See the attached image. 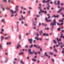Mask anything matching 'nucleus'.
I'll list each match as a JSON object with an SVG mask.
<instances>
[{
    "mask_svg": "<svg viewBox=\"0 0 64 64\" xmlns=\"http://www.w3.org/2000/svg\"><path fill=\"white\" fill-rule=\"evenodd\" d=\"M53 23H51L50 24V26H52V25H56V23H57V22L56 21V20L55 19H54L53 20Z\"/></svg>",
    "mask_w": 64,
    "mask_h": 64,
    "instance_id": "obj_1",
    "label": "nucleus"
},
{
    "mask_svg": "<svg viewBox=\"0 0 64 64\" xmlns=\"http://www.w3.org/2000/svg\"><path fill=\"white\" fill-rule=\"evenodd\" d=\"M28 52H29L30 54H34L35 53V51H33V52H31V49H29L28 50Z\"/></svg>",
    "mask_w": 64,
    "mask_h": 64,
    "instance_id": "obj_2",
    "label": "nucleus"
},
{
    "mask_svg": "<svg viewBox=\"0 0 64 64\" xmlns=\"http://www.w3.org/2000/svg\"><path fill=\"white\" fill-rule=\"evenodd\" d=\"M63 9V7H62L60 9L59 11H57V12L58 13H60L61 15H63V13H62V12H61V11H62V10Z\"/></svg>",
    "mask_w": 64,
    "mask_h": 64,
    "instance_id": "obj_3",
    "label": "nucleus"
},
{
    "mask_svg": "<svg viewBox=\"0 0 64 64\" xmlns=\"http://www.w3.org/2000/svg\"><path fill=\"white\" fill-rule=\"evenodd\" d=\"M56 39L57 41V42H58V45H60V42H59V41H61V39H58V38H56Z\"/></svg>",
    "mask_w": 64,
    "mask_h": 64,
    "instance_id": "obj_4",
    "label": "nucleus"
},
{
    "mask_svg": "<svg viewBox=\"0 0 64 64\" xmlns=\"http://www.w3.org/2000/svg\"><path fill=\"white\" fill-rule=\"evenodd\" d=\"M28 40V41H29L30 44H32V42L33 41V40L32 38H30V39L29 38Z\"/></svg>",
    "mask_w": 64,
    "mask_h": 64,
    "instance_id": "obj_5",
    "label": "nucleus"
},
{
    "mask_svg": "<svg viewBox=\"0 0 64 64\" xmlns=\"http://www.w3.org/2000/svg\"><path fill=\"white\" fill-rule=\"evenodd\" d=\"M20 42H19L18 43V45L17 46V47L16 48L17 49H18L19 48V47H21V45H20Z\"/></svg>",
    "mask_w": 64,
    "mask_h": 64,
    "instance_id": "obj_6",
    "label": "nucleus"
},
{
    "mask_svg": "<svg viewBox=\"0 0 64 64\" xmlns=\"http://www.w3.org/2000/svg\"><path fill=\"white\" fill-rule=\"evenodd\" d=\"M40 11H41V12L43 13V12H44L45 14H47V11H44V10H40Z\"/></svg>",
    "mask_w": 64,
    "mask_h": 64,
    "instance_id": "obj_7",
    "label": "nucleus"
},
{
    "mask_svg": "<svg viewBox=\"0 0 64 64\" xmlns=\"http://www.w3.org/2000/svg\"><path fill=\"white\" fill-rule=\"evenodd\" d=\"M45 20H46V21L47 22H50L51 20H48L47 18H45Z\"/></svg>",
    "mask_w": 64,
    "mask_h": 64,
    "instance_id": "obj_8",
    "label": "nucleus"
},
{
    "mask_svg": "<svg viewBox=\"0 0 64 64\" xmlns=\"http://www.w3.org/2000/svg\"><path fill=\"white\" fill-rule=\"evenodd\" d=\"M18 23H19L18 22H17V30L16 31L17 32H18V31H19V28H18Z\"/></svg>",
    "mask_w": 64,
    "mask_h": 64,
    "instance_id": "obj_9",
    "label": "nucleus"
},
{
    "mask_svg": "<svg viewBox=\"0 0 64 64\" xmlns=\"http://www.w3.org/2000/svg\"><path fill=\"white\" fill-rule=\"evenodd\" d=\"M53 16L54 17V18H58V17H59V16L57 15L56 16L54 14L53 15Z\"/></svg>",
    "mask_w": 64,
    "mask_h": 64,
    "instance_id": "obj_10",
    "label": "nucleus"
},
{
    "mask_svg": "<svg viewBox=\"0 0 64 64\" xmlns=\"http://www.w3.org/2000/svg\"><path fill=\"white\" fill-rule=\"evenodd\" d=\"M43 35L44 36H48L49 34H46L45 33H44L43 34Z\"/></svg>",
    "mask_w": 64,
    "mask_h": 64,
    "instance_id": "obj_11",
    "label": "nucleus"
},
{
    "mask_svg": "<svg viewBox=\"0 0 64 64\" xmlns=\"http://www.w3.org/2000/svg\"><path fill=\"white\" fill-rule=\"evenodd\" d=\"M21 17L22 19V20H25V17H23V15H22Z\"/></svg>",
    "mask_w": 64,
    "mask_h": 64,
    "instance_id": "obj_12",
    "label": "nucleus"
},
{
    "mask_svg": "<svg viewBox=\"0 0 64 64\" xmlns=\"http://www.w3.org/2000/svg\"><path fill=\"white\" fill-rule=\"evenodd\" d=\"M1 38L2 39L0 41H1V42H2V41L3 40V39H4V38H5L3 36H1Z\"/></svg>",
    "mask_w": 64,
    "mask_h": 64,
    "instance_id": "obj_13",
    "label": "nucleus"
},
{
    "mask_svg": "<svg viewBox=\"0 0 64 64\" xmlns=\"http://www.w3.org/2000/svg\"><path fill=\"white\" fill-rule=\"evenodd\" d=\"M44 54L45 55H44V56H48V55L47 54V52H46L44 53Z\"/></svg>",
    "mask_w": 64,
    "mask_h": 64,
    "instance_id": "obj_14",
    "label": "nucleus"
},
{
    "mask_svg": "<svg viewBox=\"0 0 64 64\" xmlns=\"http://www.w3.org/2000/svg\"><path fill=\"white\" fill-rule=\"evenodd\" d=\"M34 47H36V48H37V47L38 46V45H36V44H34Z\"/></svg>",
    "mask_w": 64,
    "mask_h": 64,
    "instance_id": "obj_15",
    "label": "nucleus"
},
{
    "mask_svg": "<svg viewBox=\"0 0 64 64\" xmlns=\"http://www.w3.org/2000/svg\"><path fill=\"white\" fill-rule=\"evenodd\" d=\"M6 44L7 45H10V44H11V42H7L6 43Z\"/></svg>",
    "mask_w": 64,
    "mask_h": 64,
    "instance_id": "obj_16",
    "label": "nucleus"
},
{
    "mask_svg": "<svg viewBox=\"0 0 64 64\" xmlns=\"http://www.w3.org/2000/svg\"><path fill=\"white\" fill-rule=\"evenodd\" d=\"M53 42H54V44H56V43H57V42H56V41H55V40H52Z\"/></svg>",
    "mask_w": 64,
    "mask_h": 64,
    "instance_id": "obj_17",
    "label": "nucleus"
},
{
    "mask_svg": "<svg viewBox=\"0 0 64 64\" xmlns=\"http://www.w3.org/2000/svg\"><path fill=\"white\" fill-rule=\"evenodd\" d=\"M0 48H1V49H3V46L1 44H0Z\"/></svg>",
    "mask_w": 64,
    "mask_h": 64,
    "instance_id": "obj_18",
    "label": "nucleus"
},
{
    "mask_svg": "<svg viewBox=\"0 0 64 64\" xmlns=\"http://www.w3.org/2000/svg\"><path fill=\"white\" fill-rule=\"evenodd\" d=\"M30 33H31V31H29V33H27L26 34V35H29V34H30Z\"/></svg>",
    "mask_w": 64,
    "mask_h": 64,
    "instance_id": "obj_19",
    "label": "nucleus"
},
{
    "mask_svg": "<svg viewBox=\"0 0 64 64\" xmlns=\"http://www.w3.org/2000/svg\"><path fill=\"white\" fill-rule=\"evenodd\" d=\"M32 47H33V44H31L30 46H29V47L30 48H32Z\"/></svg>",
    "mask_w": 64,
    "mask_h": 64,
    "instance_id": "obj_20",
    "label": "nucleus"
},
{
    "mask_svg": "<svg viewBox=\"0 0 64 64\" xmlns=\"http://www.w3.org/2000/svg\"><path fill=\"white\" fill-rule=\"evenodd\" d=\"M59 22H63V20H59Z\"/></svg>",
    "mask_w": 64,
    "mask_h": 64,
    "instance_id": "obj_21",
    "label": "nucleus"
},
{
    "mask_svg": "<svg viewBox=\"0 0 64 64\" xmlns=\"http://www.w3.org/2000/svg\"><path fill=\"white\" fill-rule=\"evenodd\" d=\"M57 4L58 5H60V1H58Z\"/></svg>",
    "mask_w": 64,
    "mask_h": 64,
    "instance_id": "obj_22",
    "label": "nucleus"
},
{
    "mask_svg": "<svg viewBox=\"0 0 64 64\" xmlns=\"http://www.w3.org/2000/svg\"><path fill=\"white\" fill-rule=\"evenodd\" d=\"M61 36H60V38H61L62 37H63V34H61Z\"/></svg>",
    "mask_w": 64,
    "mask_h": 64,
    "instance_id": "obj_23",
    "label": "nucleus"
},
{
    "mask_svg": "<svg viewBox=\"0 0 64 64\" xmlns=\"http://www.w3.org/2000/svg\"><path fill=\"white\" fill-rule=\"evenodd\" d=\"M49 54L50 55H53V53L50 52L49 53Z\"/></svg>",
    "mask_w": 64,
    "mask_h": 64,
    "instance_id": "obj_24",
    "label": "nucleus"
},
{
    "mask_svg": "<svg viewBox=\"0 0 64 64\" xmlns=\"http://www.w3.org/2000/svg\"><path fill=\"white\" fill-rule=\"evenodd\" d=\"M44 29L45 30H49V28H47L45 27L44 28Z\"/></svg>",
    "mask_w": 64,
    "mask_h": 64,
    "instance_id": "obj_25",
    "label": "nucleus"
},
{
    "mask_svg": "<svg viewBox=\"0 0 64 64\" xmlns=\"http://www.w3.org/2000/svg\"><path fill=\"white\" fill-rule=\"evenodd\" d=\"M23 54V52H22L21 53H19V55H22V54Z\"/></svg>",
    "mask_w": 64,
    "mask_h": 64,
    "instance_id": "obj_26",
    "label": "nucleus"
},
{
    "mask_svg": "<svg viewBox=\"0 0 64 64\" xmlns=\"http://www.w3.org/2000/svg\"><path fill=\"white\" fill-rule=\"evenodd\" d=\"M20 62L21 63H22V64H24V63L23 61H21Z\"/></svg>",
    "mask_w": 64,
    "mask_h": 64,
    "instance_id": "obj_27",
    "label": "nucleus"
},
{
    "mask_svg": "<svg viewBox=\"0 0 64 64\" xmlns=\"http://www.w3.org/2000/svg\"><path fill=\"white\" fill-rule=\"evenodd\" d=\"M19 38L20 39H21V36L20 35H19Z\"/></svg>",
    "mask_w": 64,
    "mask_h": 64,
    "instance_id": "obj_28",
    "label": "nucleus"
},
{
    "mask_svg": "<svg viewBox=\"0 0 64 64\" xmlns=\"http://www.w3.org/2000/svg\"><path fill=\"white\" fill-rule=\"evenodd\" d=\"M49 1H50V0H48L45 2H46V3H48V2H49Z\"/></svg>",
    "mask_w": 64,
    "mask_h": 64,
    "instance_id": "obj_29",
    "label": "nucleus"
},
{
    "mask_svg": "<svg viewBox=\"0 0 64 64\" xmlns=\"http://www.w3.org/2000/svg\"><path fill=\"white\" fill-rule=\"evenodd\" d=\"M32 61H34V62H35L36 61V60L34 59H32Z\"/></svg>",
    "mask_w": 64,
    "mask_h": 64,
    "instance_id": "obj_30",
    "label": "nucleus"
},
{
    "mask_svg": "<svg viewBox=\"0 0 64 64\" xmlns=\"http://www.w3.org/2000/svg\"><path fill=\"white\" fill-rule=\"evenodd\" d=\"M51 17V16H50V15H49L48 16V19H50V18Z\"/></svg>",
    "mask_w": 64,
    "mask_h": 64,
    "instance_id": "obj_31",
    "label": "nucleus"
},
{
    "mask_svg": "<svg viewBox=\"0 0 64 64\" xmlns=\"http://www.w3.org/2000/svg\"><path fill=\"white\" fill-rule=\"evenodd\" d=\"M10 11H11V12H12V14H13V10H10Z\"/></svg>",
    "mask_w": 64,
    "mask_h": 64,
    "instance_id": "obj_32",
    "label": "nucleus"
},
{
    "mask_svg": "<svg viewBox=\"0 0 64 64\" xmlns=\"http://www.w3.org/2000/svg\"><path fill=\"white\" fill-rule=\"evenodd\" d=\"M3 1L6 3L7 1V0H3Z\"/></svg>",
    "mask_w": 64,
    "mask_h": 64,
    "instance_id": "obj_33",
    "label": "nucleus"
},
{
    "mask_svg": "<svg viewBox=\"0 0 64 64\" xmlns=\"http://www.w3.org/2000/svg\"><path fill=\"white\" fill-rule=\"evenodd\" d=\"M6 9H8V10H10V8H9L8 7H7L6 8Z\"/></svg>",
    "mask_w": 64,
    "mask_h": 64,
    "instance_id": "obj_34",
    "label": "nucleus"
},
{
    "mask_svg": "<svg viewBox=\"0 0 64 64\" xmlns=\"http://www.w3.org/2000/svg\"><path fill=\"white\" fill-rule=\"evenodd\" d=\"M52 60L53 62H54V60L53 58L52 59Z\"/></svg>",
    "mask_w": 64,
    "mask_h": 64,
    "instance_id": "obj_35",
    "label": "nucleus"
},
{
    "mask_svg": "<svg viewBox=\"0 0 64 64\" xmlns=\"http://www.w3.org/2000/svg\"><path fill=\"white\" fill-rule=\"evenodd\" d=\"M1 30L2 32H4V29L3 28H2Z\"/></svg>",
    "mask_w": 64,
    "mask_h": 64,
    "instance_id": "obj_36",
    "label": "nucleus"
},
{
    "mask_svg": "<svg viewBox=\"0 0 64 64\" xmlns=\"http://www.w3.org/2000/svg\"><path fill=\"white\" fill-rule=\"evenodd\" d=\"M15 10H16L17 11H18V8H15Z\"/></svg>",
    "mask_w": 64,
    "mask_h": 64,
    "instance_id": "obj_37",
    "label": "nucleus"
},
{
    "mask_svg": "<svg viewBox=\"0 0 64 64\" xmlns=\"http://www.w3.org/2000/svg\"><path fill=\"white\" fill-rule=\"evenodd\" d=\"M50 7V6H48L47 7V9L48 10H49V9Z\"/></svg>",
    "mask_w": 64,
    "mask_h": 64,
    "instance_id": "obj_38",
    "label": "nucleus"
},
{
    "mask_svg": "<svg viewBox=\"0 0 64 64\" xmlns=\"http://www.w3.org/2000/svg\"><path fill=\"white\" fill-rule=\"evenodd\" d=\"M60 30V28H58L57 30L58 31H59V30Z\"/></svg>",
    "mask_w": 64,
    "mask_h": 64,
    "instance_id": "obj_39",
    "label": "nucleus"
},
{
    "mask_svg": "<svg viewBox=\"0 0 64 64\" xmlns=\"http://www.w3.org/2000/svg\"><path fill=\"white\" fill-rule=\"evenodd\" d=\"M46 5H48V6H49V7H50V6L49 5V4L48 3H47L46 4Z\"/></svg>",
    "mask_w": 64,
    "mask_h": 64,
    "instance_id": "obj_40",
    "label": "nucleus"
},
{
    "mask_svg": "<svg viewBox=\"0 0 64 64\" xmlns=\"http://www.w3.org/2000/svg\"><path fill=\"white\" fill-rule=\"evenodd\" d=\"M40 9H41V10H42V9H41V7H39L38 8V9H40Z\"/></svg>",
    "mask_w": 64,
    "mask_h": 64,
    "instance_id": "obj_41",
    "label": "nucleus"
},
{
    "mask_svg": "<svg viewBox=\"0 0 64 64\" xmlns=\"http://www.w3.org/2000/svg\"><path fill=\"white\" fill-rule=\"evenodd\" d=\"M39 40H40V41H41V40H42V38H39Z\"/></svg>",
    "mask_w": 64,
    "mask_h": 64,
    "instance_id": "obj_42",
    "label": "nucleus"
},
{
    "mask_svg": "<svg viewBox=\"0 0 64 64\" xmlns=\"http://www.w3.org/2000/svg\"><path fill=\"white\" fill-rule=\"evenodd\" d=\"M36 34H37V36H39V34H38V32Z\"/></svg>",
    "mask_w": 64,
    "mask_h": 64,
    "instance_id": "obj_43",
    "label": "nucleus"
},
{
    "mask_svg": "<svg viewBox=\"0 0 64 64\" xmlns=\"http://www.w3.org/2000/svg\"><path fill=\"white\" fill-rule=\"evenodd\" d=\"M54 50L56 52H57V50H56V49H55Z\"/></svg>",
    "mask_w": 64,
    "mask_h": 64,
    "instance_id": "obj_44",
    "label": "nucleus"
},
{
    "mask_svg": "<svg viewBox=\"0 0 64 64\" xmlns=\"http://www.w3.org/2000/svg\"><path fill=\"white\" fill-rule=\"evenodd\" d=\"M57 24L58 25H60V26L61 25V24H59V23H57Z\"/></svg>",
    "mask_w": 64,
    "mask_h": 64,
    "instance_id": "obj_45",
    "label": "nucleus"
},
{
    "mask_svg": "<svg viewBox=\"0 0 64 64\" xmlns=\"http://www.w3.org/2000/svg\"><path fill=\"white\" fill-rule=\"evenodd\" d=\"M24 25L25 26H28V25H27V24H24Z\"/></svg>",
    "mask_w": 64,
    "mask_h": 64,
    "instance_id": "obj_46",
    "label": "nucleus"
},
{
    "mask_svg": "<svg viewBox=\"0 0 64 64\" xmlns=\"http://www.w3.org/2000/svg\"><path fill=\"white\" fill-rule=\"evenodd\" d=\"M14 60L15 61H16V60H17V59L16 58H15Z\"/></svg>",
    "mask_w": 64,
    "mask_h": 64,
    "instance_id": "obj_47",
    "label": "nucleus"
},
{
    "mask_svg": "<svg viewBox=\"0 0 64 64\" xmlns=\"http://www.w3.org/2000/svg\"><path fill=\"white\" fill-rule=\"evenodd\" d=\"M44 27H45V26H47V24H44Z\"/></svg>",
    "mask_w": 64,
    "mask_h": 64,
    "instance_id": "obj_48",
    "label": "nucleus"
},
{
    "mask_svg": "<svg viewBox=\"0 0 64 64\" xmlns=\"http://www.w3.org/2000/svg\"><path fill=\"white\" fill-rule=\"evenodd\" d=\"M45 0H43L42 2H43V3H45Z\"/></svg>",
    "mask_w": 64,
    "mask_h": 64,
    "instance_id": "obj_49",
    "label": "nucleus"
},
{
    "mask_svg": "<svg viewBox=\"0 0 64 64\" xmlns=\"http://www.w3.org/2000/svg\"><path fill=\"white\" fill-rule=\"evenodd\" d=\"M19 20H20V21H21V20H22V19H21V18H20L19 19Z\"/></svg>",
    "mask_w": 64,
    "mask_h": 64,
    "instance_id": "obj_50",
    "label": "nucleus"
},
{
    "mask_svg": "<svg viewBox=\"0 0 64 64\" xmlns=\"http://www.w3.org/2000/svg\"><path fill=\"white\" fill-rule=\"evenodd\" d=\"M41 25V23H39V26H40Z\"/></svg>",
    "mask_w": 64,
    "mask_h": 64,
    "instance_id": "obj_51",
    "label": "nucleus"
},
{
    "mask_svg": "<svg viewBox=\"0 0 64 64\" xmlns=\"http://www.w3.org/2000/svg\"><path fill=\"white\" fill-rule=\"evenodd\" d=\"M8 38V37H7V38H5V40H7V38Z\"/></svg>",
    "mask_w": 64,
    "mask_h": 64,
    "instance_id": "obj_52",
    "label": "nucleus"
},
{
    "mask_svg": "<svg viewBox=\"0 0 64 64\" xmlns=\"http://www.w3.org/2000/svg\"><path fill=\"white\" fill-rule=\"evenodd\" d=\"M4 19H2V22H4Z\"/></svg>",
    "mask_w": 64,
    "mask_h": 64,
    "instance_id": "obj_53",
    "label": "nucleus"
},
{
    "mask_svg": "<svg viewBox=\"0 0 64 64\" xmlns=\"http://www.w3.org/2000/svg\"><path fill=\"white\" fill-rule=\"evenodd\" d=\"M60 5H61L62 6H63V3H62Z\"/></svg>",
    "mask_w": 64,
    "mask_h": 64,
    "instance_id": "obj_54",
    "label": "nucleus"
},
{
    "mask_svg": "<svg viewBox=\"0 0 64 64\" xmlns=\"http://www.w3.org/2000/svg\"><path fill=\"white\" fill-rule=\"evenodd\" d=\"M29 9H32V8H31V7H29Z\"/></svg>",
    "mask_w": 64,
    "mask_h": 64,
    "instance_id": "obj_55",
    "label": "nucleus"
},
{
    "mask_svg": "<svg viewBox=\"0 0 64 64\" xmlns=\"http://www.w3.org/2000/svg\"><path fill=\"white\" fill-rule=\"evenodd\" d=\"M54 28V26L53 25H52V28L53 29Z\"/></svg>",
    "mask_w": 64,
    "mask_h": 64,
    "instance_id": "obj_56",
    "label": "nucleus"
},
{
    "mask_svg": "<svg viewBox=\"0 0 64 64\" xmlns=\"http://www.w3.org/2000/svg\"><path fill=\"white\" fill-rule=\"evenodd\" d=\"M60 25H63V22H62V23L60 24Z\"/></svg>",
    "mask_w": 64,
    "mask_h": 64,
    "instance_id": "obj_57",
    "label": "nucleus"
},
{
    "mask_svg": "<svg viewBox=\"0 0 64 64\" xmlns=\"http://www.w3.org/2000/svg\"><path fill=\"white\" fill-rule=\"evenodd\" d=\"M40 46H38V49H39V48H40Z\"/></svg>",
    "mask_w": 64,
    "mask_h": 64,
    "instance_id": "obj_58",
    "label": "nucleus"
},
{
    "mask_svg": "<svg viewBox=\"0 0 64 64\" xmlns=\"http://www.w3.org/2000/svg\"><path fill=\"white\" fill-rule=\"evenodd\" d=\"M40 33H43V31L42 30H41L40 31Z\"/></svg>",
    "mask_w": 64,
    "mask_h": 64,
    "instance_id": "obj_59",
    "label": "nucleus"
},
{
    "mask_svg": "<svg viewBox=\"0 0 64 64\" xmlns=\"http://www.w3.org/2000/svg\"><path fill=\"white\" fill-rule=\"evenodd\" d=\"M60 44H61L62 45L63 44V43H62V42H60Z\"/></svg>",
    "mask_w": 64,
    "mask_h": 64,
    "instance_id": "obj_60",
    "label": "nucleus"
},
{
    "mask_svg": "<svg viewBox=\"0 0 64 64\" xmlns=\"http://www.w3.org/2000/svg\"><path fill=\"white\" fill-rule=\"evenodd\" d=\"M7 34H4V36H7Z\"/></svg>",
    "mask_w": 64,
    "mask_h": 64,
    "instance_id": "obj_61",
    "label": "nucleus"
},
{
    "mask_svg": "<svg viewBox=\"0 0 64 64\" xmlns=\"http://www.w3.org/2000/svg\"><path fill=\"white\" fill-rule=\"evenodd\" d=\"M36 20H37V18H34V20H35V21H36Z\"/></svg>",
    "mask_w": 64,
    "mask_h": 64,
    "instance_id": "obj_62",
    "label": "nucleus"
},
{
    "mask_svg": "<svg viewBox=\"0 0 64 64\" xmlns=\"http://www.w3.org/2000/svg\"><path fill=\"white\" fill-rule=\"evenodd\" d=\"M26 48H28V46L26 45Z\"/></svg>",
    "mask_w": 64,
    "mask_h": 64,
    "instance_id": "obj_63",
    "label": "nucleus"
},
{
    "mask_svg": "<svg viewBox=\"0 0 64 64\" xmlns=\"http://www.w3.org/2000/svg\"><path fill=\"white\" fill-rule=\"evenodd\" d=\"M23 14H25V12H23Z\"/></svg>",
    "mask_w": 64,
    "mask_h": 64,
    "instance_id": "obj_64",
    "label": "nucleus"
}]
</instances>
